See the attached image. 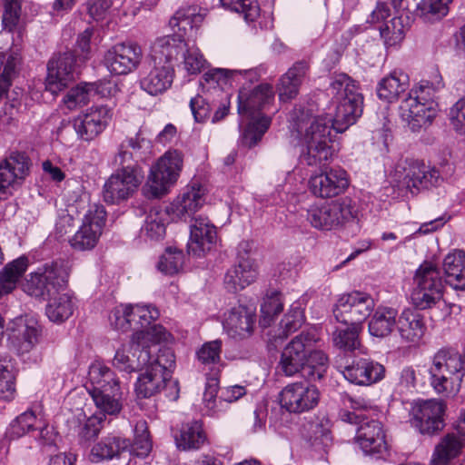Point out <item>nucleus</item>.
<instances>
[{
  "label": "nucleus",
  "instance_id": "obj_1",
  "mask_svg": "<svg viewBox=\"0 0 465 465\" xmlns=\"http://www.w3.org/2000/svg\"><path fill=\"white\" fill-rule=\"evenodd\" d=\"M329 92L336 104L335 114L317 117L302 114L291 125L292 136L304 146L300 164L317 166L332 156V131L342 133L354 124L363 111V97L355 82L345 74L331 77Z\"/></svg>",
  "mask_w": 465,
  "mask_h": 465
},
{
  "label": "nucleus",
  "instance_id": "obj_2",
  "mask_svg": "<svg viewBox=\"0 0 465 465\" xmlns=\"http://www.w3.org/2000/svg\"><path fill=\"white\" fill-rule=\"evenodd\" d=\"M203 20L195 7L178 10L170 20L174 34L157 38L153 43L149 54L151 63L173 65L172 62L185 50L187 39L195 36Z\"/></svg>",
  "mask_w": 465,
  "mask_h": 465
},
{
  "label": "nucleus",
  "instance_id": "obj_3",
  "mask_svg": "<svg viewBox=\"0 0 465 465\" xmlns=\"http://www.w3.org/2000/svg\"><path fill=\"white\" fill-rule=\"evenodd\" d=\"M444 87L441 75L435 72L430 80H422L411 88L399 107L401 119L412 132L430 125L438 113L437 92Z\"/></svg>",
  "mask_w": 465,
  "mask_h": 465
},
{
  "label": "nucleus",
  "instance_id": "obj_4",
  "mask_svg": "<svg viewBox=\"0 0 465 465\" xmlns=\"http://www.w3.org/2000/svg\"><path fill=\"white\" fill-rule=\"evenodd\" d=\"M274 100V91L271 84H262L252 90L245 87L239 91L238 114L241 119L247 121L242 134L243 143L249 147L254 146L266 133L271 118L261 114Z\"/></svg>",
  "mask_w": 465,
  "mask_h": 465
},
{
  "label": "nucleus",
  "instance_id": "obj_5",
  "mask_svg": "<svg viewBox=\"0 0 465 465\" xmlns=\"http://www.w3.org/2000/svg\"><path fill=\"white\" fill-rule=\"evenodd\" d=\"M429 373L430 385L438 394H457L465 376L462 356L453 350H439L431 359Z\"/></svg>",
  "mask_w": 465,
  "mask_h": 465
},
{
  "label": "nucleus",
  "instance_id": "obj_6",
  "mask_svg": "<svg viewBox=\"0 0 465 465\" xmlns=\"http://www.w3.org/2000/svg\"><path fill=\"white\" fill-rule=\"evenodd\" d=\"M359 204L355 200L342 197L322 204H312L307 210V221L321 231L337 230L358 223Z\"/></svg>",
  "mask_w": 465,
  "mask_h": 465
},
{
  "label": "nucleus",
  "instance_id": "obj_7",
  "mask_svg": "<svg viewBox=\"0 0 465 465\" xmlns=\"http://www.w3.org/2000/svg\"><path fill=\"white\" fill-rule=\"evenodd\" d=\"M183 154L176 150L165 152L149 170L143 193L148 198H161L176 183L183 169Z\"/></svg>",
  "mask_w": 465,
  "mask_h": 465
},
{
  "label": "nucleus",
  "instance_id": "obj_8",
  "mask_svg": "<svg viewBox=\"0 0 465 465\" xmlns=\"http://www.w3.org/2000/svg\"><path fill=\"white\" fill-rule=\"evenodd\" d=\"M68 277L69 269L64 262H48L26 276L23 290L30 296L46 299L65 291Z\"/></svg>",
  "mask_w": 465,
  "mask_h": 465
},
{
  "label": "nucleus",
  "instance_id": "obj_9",
  "mask_svg": "<svg viewBox=\"0 0 465 465\" xmlns=\"http://www.w3.org/2000/svg\"><path fill=\"white\" fill-rule=\"evenodd\" d=\"M175 366V357L171 350L160 351L150 362L143 366L135 382L134 391L138 398L147 399L163 389L165 382L172 377Z\"/></svg>",
  "mask_w": 465,
  "mask_h": 465
},
{
  "label": "nucleus",
  "instance_id": "obj_10",
  "mask_svg": "<svg viewBox=\"0 0 465 465\" xmlns=\"http://www.w3.org/2000/svg\"><path fill=\"white\" fill-rule=\"evenodd\" d=\"M391 183L400 190L420 191L438 184L439 171L420 162H402L395 165L390 173Z\"/></svg>",
  "mask_w": 465,
  "mask_h": 465
},
{
  "label": "nucleus",
  "instance_id": "obj_11",
  "mask_svg": "<svg viewBox=\"0 0 465 465\" xmlns=\"http://www.w3.org/2000/svg\"><path fill=\"white\" fill-rule=\"evenodd\" d=\"M375 308L372 296L365 292L352 291L341 294L334 305L333 315L343 324L362 326Z\"/></svg>",
  "mask_w": 465,
  "mask_h": 465
},
{
  "label": "nucleus",
  "instance_id": "obj_12",
  "mask_svg": "<svg viewBox=\"0 0 465 465\" xmlns=\"http://www.w3.org/2000/svg\"><path fill=\"white\" fill-rule=\"evenodd\" d=\"M106 223V211L103 205L92 204L84 213L81 225L70 238V246L80 252L91 251L99 242Z\"/></svg>",
  "mask_w": 465,
  "mask_h": 465
},
{
  "label": "nucleus",
  "instance_id": "obj_13",
  "mask_svg": "<svg viewBox=\"0 0 465 465\" xmlns=\"http://www.w3.org/2000/svg\"><path fill=\"white\" fill-rule=\"evenodd\" d=\"M320 399L319 389L307 381L291 382L285 385L278 395L281 408L292 414H302L314 410Z\"/></svg>",
  "mask_w": 465,
  "mask_h": 465
},
{
  "label": "nucleus",
  "instance_id": "obj_14",
  "mask_svg": "<svg viewBox=\"0 0 465 465\" xmlns=\"http://www.w3.org/2000/svg\"><path fill=\"white\" fill-rule=\"evenodd\" d=\"M122 169L113 173L104 186V199L114 203L130 197L143 180L141 168L134 164L122 165Z\"/></svg>",
  "mask_w": 465,
  "mask_h": 465
},
{
  "label": "nucleus",
  "instance_id": "obj_15",
  "mask_svg": "<svg viewBox=\"0 0 465 465\" xmlns=\"http://www.w3.org/2000/svg\"><path fill=\"white\" fill-rule=\"evenodd\" d=\"M30 172V160L22 153L13 152L0 161V200L12 196Z\"/></svg>",
  "mask_w": 465,
  "mask_h": 465
},
{
  "label": "nucleus",
  "instance_id": "obj_16",
  "mask_svg": "<svg viewBox=\"0 0 465 465\" xmlns=\"http://www.w3.org/2000/svg\"><path fill=\"white\" fill-rule=\"evenodd\" d=\"M252 245L242 241L238 245V262L230 268L224 276V286L232 292L243 290L255 282L258 276V265L254 259L242 255L247 254Z\"/></svg>",
  "mask_w": 465,
  "mask_h": 465
},
{
  "label": "nucleus",
  "instance_id": "obj_17",
  "mask_svg": "<svg viewBox=\"0 0 465 465\" xmlns=\"http://www.w3.org/2000/svg\"><path fill=\"white\" fill-rule=\"evenodd\" d=\"M143 59L141 46L134 42L118 43L109 48L104 63L110 73L121 75L135 70Z\"/></svg>",
  "mask_w": 465,
  "mask_h": 465
},
{
  "label": "nucleus",
  "instance_id": "obj_18",
  "mask_svg": "<svg viewBox=\"0 0 465 465\" xmlns=\"http://www.w3.org/2000/svg\"><path fill=\"white\" fill-rule=\"evenodd\" d=\"M314 341L313 335L302 332L284 347L278 366L285 376H293L302 370Z\"/></svg>",
  "mask_w": 465,
  "mask_h": 465
},
{
  "label": "nucleus",
  "instance_id": "obj_19",
  "mask_svg": "<svg viewBox=\"0 0 465 465\" xmlns=\"http://www.w3.org/2000/svg\"><path fill=\"white\" fill-rule=\"evenodd\" d=\"M112 116L113 107L94 105L74 120V129L81 140L92 141L106 128Z\"/></svg>",
  "mask_w": 465,
  "mask_h": 465
},
{
  "label": "nucleus",
  "instance_id": "obj_20",
  "mask_svg": "<svg viewBox=\"0 0 465 465\" xmlns=\"http://www.w3.org/2000/svg\"><path fill=\"white\" fill-rule=\"evenodd\" d=\"M446 405L440 400L422 401L413 408V424L422 434H433L444 427Z\"/></svg>",
  "mask_w": 465,
  "mask_h": 465
},
{
  "label": "nucleus",
  "instance_id": "obj_21",
  "mask_svg": "<svg viewBox=\"0 0 465 465\" xmlns=\"http://www.w3.org/2000/svg\"><path fill=\"white\" fill-rule=\"evenodd\" d=\"M349 186L347 173L343 169L332 168L312 175L309 180L311 192L318 197L331 198L343 193Z\"/></svg>",
  "mask_w": 465,
  "mask_h": 465
},
{
  "label": "nucleus",
  "instance_id": "obj_22",
  "mask_svg": "<svg viewBox=\"0 0 465 465\" xmlns=\"http://www.w3.org/2000/svg\"><path fill=\"white\" fill-rule=\"evenodd\" d=\"M74 58L72 54L54 57L47 65L45 89L57 94L74 80Z\"/></svg>",
  "mask_w": 465,
  "mask_h": 465
},
{
  "label": "nucleus",
  "instance_id": "obj_23",
  "mask_svg": "<svg viewBox=\"0 0 465 465\" xmlns=\"http://www.w3.org/2000/svg\"><path fill=\"white\" fill-rule=\"evenodd\" d=\"M355 435V442L364 454H382L388 449L386 433L381 422L376 420H361Z\"/></svg>",
  "mask_w": 465,
  "mask_h": 465
},
{
  "label": "nucleus",
  "instance_id": "obj_24",
  "mask_svg": "<svg viewBox=\"0 0 465 465\" xmlns=\"http://www.w3.org/2000/svg\"><path fill=\"white\" fill-rule=\"evenodd\" d=\"M205 203V189L198 183H192L170 204L172 220H186L199 211Z\"/></svg>",
  "mask_w": 465,
  "mask_h": 465
},
{
  "label": "nucleus",
  "instance_id": "obj_25",
  "mask_svg": "<svg viewBox=\"0 0 465 465\" xmlns=\"http://www.w3.org/2000/svg\"><path fill=\"white\" fill-rule=\"evenodd\" d=\"M10 340L18 353L31 351L39 341L41 327L34 317L16 318L10 327Z\"/></svg>",
  "mask_w": 465,
  "mask_h": 465
},
{
  "label": "nucleus",
  "instance_id": "obj_26",
  "mask_svg": "<svg viewBox=\"0 0 465 465\" xmlns=\"http://www.w3.org/2000/svg\"><path fill=\"white\" fill-rule=\"evenodd\" d=\"M216 241V228L209 219L202 216L195 218L190 227V239L187 243L189 254L202 256L215 245Z\"/></svg>",
  "mask_w": 465,
  "mask_h": 465
},
{
  "label": "nucleus",
  "instance_id": "obj_27",
  "mask_svg": "<svg viewBox=\"0 0 465 465\" xmlns=\"http://www.w3.org/2000/svg\"><path fill=\"white\" fill-rule=\"evenodd\" d=\"M151 351L138 346L133 338L128 343L119 347L113 359V365L120 371L132 373L142 371L150 362Z\"/></svg>",
  "mask_w": 465,
  "mask_h": 465
},
{
  "label": "nucleus",
  "instance_id": "obj_28",
  "mask_svg": "<svg viewBox=\"0 0 465 465\" xmlns=\"http://www.w3.org/2000/svg\"><path fill=\"white\" fill-rule=\"evenodd\" d=\"M383 365L369 358L355 359L344 367L342 374L351 383L356 385H371L384 377Z\"/></svg>",
  "mask_w": 465,
  "mask_h": 465
},
{
  "label": "nucleus",
  "instance_id": "obj_29",
  "mask_svg": "<svg viewBox=\"0 0 465 465\" xmlns=\"http://www.w3.org/2000/svg\"><path fill=\"white\" fill-rule=\"evenodd\" d=\"M396 328L401 342L408 346L419 345L427 330L424 317L412 309L401 312Z\"/></svg>",
  "mask_w": 465,
  "mask_h": 465
},
{
  "label": "nucleus",
  "instance_id": "obj_30",
  "mask_svg": "<svg viewBox=\"0 0 465 465\" xmlns=\"http://www.w3.org/2000/svg\"><path fill=\"white\" fill-rule=\"evenodd\" d=\"M152 146L151 140L140 130L134 136L128 137L120 143L114 158L115 163L124 165L144 161L151 154Z\"/></svg>",
  "mask_w": 465,
  "mask_h": 465
},
{
  "label": "nucleus",
  "instance_id": "obj_31",
  "mask_svg": "<svg viewBox=\"0 0 465 465\" xmlns=\"http://www.w3.org/2000/svg\"><path fill=\"white\" fill-rule=\"evenodd\" d=\"M149 70L140 80L141 88L151 95H158L168 90L173 83V65L148 62Z\"/></svg>",
  "mask_w": 465,
  "mask_h": 465
},
{
  "label": "nucleus",
  "instance_id": "obj_32",
  "mask_svg": "<svg viewBox=\"0 0 465 465\" xmlns=\"http://www.w3.org/2000/svg\"><path fill=\"white\" fill-rule=\"evenodd\" d=\"M254 314L246 307L239 305L232 308L223 322L224 331L233 339H243L251 335Z\"/></svg>",
  "mask_w": 465,
  "mask_h": 465
},
{
  "label": "nucleus",
  "instance_id": "obj_33",
  "mask_svg": "<svg viewBox=\"0 0 465 465\" xmlns=\"http://www.w3.org/2000/svg\"><path fill=\"white\" fill-rule=\"evenodd\" d=\"M409 89V74L401 69H394L378 82L376 92L379 99L394 103Z\"/></svg>",
  "mask_w": 465,
  "mask_h": 465
},
{
  "label": "nucleus",
  "instance_id": "obj_34",
  "mask_svg": "<svg viewBox=\"0 0 465 465\" xmlns=\"http://www.w3.org/2000/svg\"><path fill=\"white\" fill-rule=\"evenodd\" d=\"M309 64L304 61L295 63L279 80L278 94L282 102L294 99L307 75Z\"/></svg>",
  "mask_w": 465,
  "mask_h": 465
},
{
  "label": "nucleus",
  "instance_id": "obj_35",
  "mask_svg": "<svg viewBox=\"0 0 465 465\" xmlns=\"http://www.w3.org/2000/svg\"><path fill=\"white\" fill-rule=\"evenodd\" d=\"M222 348V341L214 340L204 342L196 350V361L201 370L206 372V376L220 375L223 368L221 357Z\"/></svg>",
  "mask_w": 465,
  "mask_h": 465
},
{
  "label": "nucleus",
  "instance_id": "obj_36",
  "mask_svg": "<svg viewBox=\"0 0 465 465\" xmlns=\"http://www.w3.org/2000/svg\"><path fill=\"white\" fill-rule=\"evenodd\" d=\"M456 432L447 434L436 445L431 457L432 465H449L460 455L465 444V435H461L457 430Z\"/></svg>",
  "mask_w": 465,
  "mask_h": 465
},
{
  "label": "nucleus",
  "instance_id": "obj_37",
  "mask_svg": "<svg viewBox=\"0 0 465 465\" xmlns=\"http://www.w3.org/2000/svg\"><path fill=\"white\" fill-rule=\"evenodd\" d=\"M29 267V259L22 255L0 270V296L15 291Z\"/></svg>",
  "mask_w": 465,
  "mask_h": 465
},
{
  "label": "nucleus",
  "instance_id": "obj_38",
  "mask_svg": "<svg viewBox=\"0 0 465 465\" xmlns=\"http://www.w3.org/2000/svg\"><path fill=\"white\" fill-rule=\"evenodd\" d=\"M116 386H120V381L108 366L99 361L90 364L86 381L89 394L102 390H110V387Z\"/></svg>",
  "mask_w": 465,
  "mask_h": 465
},
{
  "label": "nucleus",
  "instance_id": "obj_39",
  "mask_svg": "<svg viewBox=\"0 0 465 465\" xmlns=\"http://www.w3.org/2000/svg\"><path fill=\"white\" fill-rule=\"evenodd\" d=\"M445 282L456 290H465V252L454 250L443 260Z\"/></svg>",
  "mask_w": 465,
  "mask_h": 465
},
{
  "label": "nucleus",
  "instance_id": "obj_40",
  "mask_svg": "<svg viewBox=\"0 0 465 465\" xmlns=\"http://www.w3.org/2000/svg\"><path fill=\"white\" fill-rule=\"evenodd\" d=\"M130 440L125 438L110 435L103 438L93 446L90 452V460L93 462H100L105 460H113L127 451Z\"/></svg>",
  "mask_w": 465,
  "mask_h": 465
},
{
  "label": "nucleus",
  "instance_id": "obj_41",
  "mask_svg": "<svg viewBox=\"0 0 465 465\" xmlns=\"http://www.w3.org/2000/svg\"><path fill=\"white\" fill-rule=\"evenodd\" d=\"M398 312L387 306L374 308L373 314L369 322V333L376 338L389 336L397 325Z\"/></svg>",
  "mask_w": 465,
  "mask_h": 465
},
{
  "label": "nucleus",
  "instance_id": "obj_42",
  "mask_svg": "<svg viewBox=\"0 0 465 465\" xmlns=\"http://www.w3.org/2000/svg\"><path fill=\"white\" fill-rule=\"evenodd\" d=\"M206 441V433L203 423L199 420H193L183 424L179 433L175 435L176 446L182 450H199Z\"/></svg>",
  "mask_w": 465,
  "mask_h": 465
},
{
  "label": "nucleus",
  "instance_id": "obj_43",
  "mask_svg": "<svg viewBox=\"0 0 465 465\" xmlns=\"http://www.w3.org/2000/svg\"><path fill=\"white\" fill-rule=\"evenodd\" d=\"M172 220L169 208L153 207L146 215L142 232L151 241H160L165 235L166 224Z\"/></svg>",
  "mask_w": 465,
  "mask_h": 465
},
{
  "label": "nucleus",
  "instance_id": "obj_44",
  "mask_svg": "<svg viewBox=\"0 0 465 465\" xmlns=\"http://www.w3.org/2000/svg\"><path fill=\"white\" fill-rule=\"evenodd\" d=\"M48 298L45 313L51 322L61 323L72 316L74 302L69 292L62 291Z\"/></svg>",
  "mask_w": 465,
  "mask_h": 465
},
{
  "label": "nucleus",
  "instance_id": "obj_45",
  "mask_svg": "<svg viewBox=\"0 0 465 465\" xmlns=\"http://www.w3.org/2000/svg\"><path fill=\"white\" fill-rule=\"evenodd\" d=\"M101 415L117 416L123 409V392L120 386L110 387L90 394Z\"/></svg>",
  "mask_w": 465,
  "mask_h": 465
},
{
  "label": "nucleus",
  "instance_id": "obj_46",
  "mask_svg": "<svg viewBox=\"0 0 465 465\" xmlns=\"http://www.w3.org/2000/svg\"><path fill=\"white\" fill-rule=\"evenodd\" d=\"M347 325V328H337L332 332L331 340L333 345L344 351H359L361 353H365L366 349L363 348L360 340V333L362 331V326L356 324Z\"/></svg>",
  "mask_w": 465,
  "mask_h": 465
},
{
  "label": "nucleus",
  "instance_id": "obj_47",
  "mask_svg": "<svg viewBox=\"0 0 465 465\" xmlns=\"http://www.w3.org/2000/svg\"><path fill=\"white\" fill-rule=\"evenodd\" d=\"M170 333L161 325H153L145 330L137 331L133 334L134 342H137L138 346H142L151 351V356L156 351L160 354V351L164 349H157V344L165 342L169 340Z\"/></svg>",
  "mask_w": 465,
  "mask_h": 465
},
{
  "label": "nucleus",
  "instance_id": "obj_48",
  "mask_svg": "<svg viewBox=\"0 0 465 465\" xmlns=\"http://www.w3.org/2000/svg\"><path fill=\"white\" fill-rule=\"evenodd\" d=\"M258 74L254 69L249 70H230L223 68H213L203 74V79L207 83H216L217 84H227L231 81L241 83L243 81L253 82L258 80Z\"/></svg>",
  "mask_w": 465,
  "mask_h": 465
},
{
  "label": "nucleus",
  "instance_id": "obj_49",
  "mask_svg": "<svg viewBox=\"0 0 465 465\" xmlns=\"http://www.w3.org/2000/svg\"><path fill=\"white\" fill-rule=\"evenodd\" d=\"M258 74L254 69L249 70H230L223 68H213L203 74V79L207 83H216L217 84H227L231 81L241 83L243 81L253 82L258 80Z\"/></svg>",
  "mask_w": 465,
  "mask_h": 465
},
{
  "label": "nucleus",
  "instance_id": "obj_50",
  "mask_svg": "<svg viewBox=\"0 0 465 465\" xmlns=\"http://www.w3.org/2000/svg\"><path fill=\"white\" fill-rule=\"evenodd\" d=\"M21 54L18 49H11L3 54L0 59V99L7 94L16 75V68L20 64Z\"/></svg>",
  "mask_w": 465,
  "mask_h": 465
},
{
  "label": "nucleus",
  "instance_id": "obj_51",
  "mask_svg": "<svg viewBox=\"0 0 465 465\" xmlns=\"http://www.w3.org/2000/svg\"><path fill=\"white\" fill-rule=\"evenodd\" d=\"M283 310L282 294L277 290H269L261 303L260 325L271 326Z\"/></svg>",
  "mask_w": 465,
  "mask_h": 465
},
{
  "label": "nucleus",
  "instance_id": "obj_52",
  "mask_svg": "<svg viewBox=\"0 0 465 465\" xmlns=\"http://www.w3.org/2000/svg\"><path fill=\"white\" fill-rule=\"evenodd\" d=\"M444 289L414 284L411 294V303L418 310H428L438 305L443 299Z\"/></svg>",
  "mask_w": 465,
  "mask_h": 465
},
{
  "label": "nucleus",
  "instance_id": "obj_53",
  "mask_svg": "<svg viewBox=\"0 0 465 465\" xmlns=\"http://www.w3.org/2000/svg\"><path fill=\"white\" fill-rule=\"evenodd\" d=\"M329 368V359L322 351H312L307 354L305 365L302 367L303 375L312 381L323 379Z\"/></svg>",
  "mask_w": 465,
  "mask_h": 465
},
{
  "label": "nucleus",
  "instance_id": "obj_54",
  "mask_svg": "<svg viewBox=\"0 0 465 465\" xmlns=\"http://www.w3.org/2000/svg\"><path fill=\"white\" fill-rule=\"evenodd\" d=\"M134 439L127 451L137 457H146L152 450L153 443L148 430L147 422L143 420H137L134 429Z\"/></svg>",
  "mask_w": 465,
  "mask_h": 465
},
{
  "label": "nucleus",
  "instance_id": "obj_55",
  "mask_svg": "<svg viewBox=\"0 0 465 465\" xmlns=\"http://www.w3.org/2000/svg\"><path fill=\"white\" fill-rule=\"evenodd\" d=\"M342 404L344 409L341 410L340 418L342 421L351 424H358L361 420H365L361 412L362 411H368L371 407L370 402L364 399L352 398L348 395L343 397Z\"/></svg>",
  "mask_w": 465,
  "mask_h": 465
},
{
  "label": "nucleus",
  "instance_id": "obj_56",
  "mask_svg": "<svg viewBox=\"0 0 465 465\" xmlns=\"http://www.w3.org/2000/svg\"><path fill=\"white\" fill-rule=\"evenodd\" d=\"M414 284L444 289V282L438 266L432 262H424L416 270Z\"/></svg>",
  "mask_w": 465,
  "mask_h": 465
},
{
  "label": "nucleus",
  "instance_id": "obj_57",
  "mask_svg": "<svg viewBox=\"0 0 465 465\" xmlns=\"http://www.w3.org/2000/svg\"><path fill=\"white\" fill-rule=\"evenodd\" d=\"M305 322L304 309L300 302H294L280 323L281 333L278 338L283 339L296 331Z\"/></svg>",
  "mask_w": 465,
  "mask_h": 465
},
{
  "label": "nucleus",
  "instance_id": "obj_58",
  "mask_svg": "<svg viewBox=\"0 0 465 465\" xmlns=\"http://www.w3.org/2000/svg\"><path fill=\"white\" fill-rule=\"evenodd\" d=\"M381 37L386 47H395L404 39V25L401 17H393L379 27Z\"/></svg>",
  "mask_w": 465,
  "mask_h": 465
},
{
  "label": "nucleus",
  "instance_id": "obj_59",
  "mask_svg": "<svg viewBox=\"0 0 465 465\" xmlns=\"http://www.w3.org/2000/svg\"><path fill=\"white\" fill-rule=\"evenodd\" d=\"M92 90L88 83H81L66 93L62 103L69 111H74L91 101Z\"/></svg>",
  "mask_w": 465,
  "mask_h": 465
},
{
  "label": "nucleus",
  "instance_id": "obj_60",
  "mask_svg": "<svg viewBox=\"0 0 465 465\" xmlns=\"http://www.w3.org/2000/svg\"><path fill=\"white\" fill-rule=\"evenodd\" d=\"M7 98L0 121L5 124H12L17 121L19 114L26 110V105L22 102L23 92L20 88H15Z\"/></svg>",
  "mask_w": 465,
  "mask_h": 465
},
{
  "label": "nucleus",
  "instance_id": "obj_61",
  "mask_svg": "<svg viewBox=\"0 0 465 465\" xmlns=\"http://www.w3.org/2000/svg\"><path fill=\"white\" fill-rule=\"evenodd\" d=\"M452 0H422L419 5L420 16L428 22H435L449 13V5Z\"/></svg>",
  "mask_w": 465,
  "mask_h": 465
},
{
  "label": "nucleus",
  "instance_id": "obj_62",
  "mask_svg": "<svg viewBox=\"0 0 465 465\" xmlns=\"http://www.w3.org/2000/svg\"><path fill=\"white\" fill-rule=\"evenodd\" d=\"M42 420H39L32 411H26L19 415L10 425L9 435L11 438H20L25 434L40 428Z\"/></svg>",
  "mask_w": 465,
  "mask_h": 465
},
{
  "label": "nucleus",
  "instance_id": "obj_63",
  "mask_svg": "<svg viewBox=\"0 0 465 465\" xmlns=\"http://www.w3.org/2000/svg\"><path fill=\"white\" fill-rule=\"evenodd\" d=\"M220 375L206 376V382L203 391V403L206 414L213 416L220 412L223 408L217 401Z\"/></svg>",
  "mask_w": 465,
  "mask_h": 465
},
{
  "label": "nucleus",
  "instance_id": "obj_64",
  "mask_svg": "<svg viewBox=\"0 0 465 465\" xmlns=\"http://www.w3.org/2000/svg\"><path fill=\"white\" fill-rule=\"evenodd\" d=\"M222 5L242 15L247 23L254 22L260 15V6L256 0H220Z\"/></svg>",
  "mask_w": 465,
  "mask_h": 465
}]
</instances>
